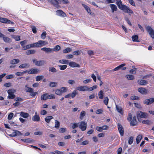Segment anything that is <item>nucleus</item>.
<instances>
[{
  "label": "nucleus",
  "instance_id": "59",
  "mask_svg": "<svg viewBox=\"0 0 154 154\" xmlns=\"http://www.w3.org/2000/svg\"><path fill=\"white\" fill-rule=\"evenodd\" d=\"M14 116V113L12 112H11L8 116V120H11L13 117Z\"/></svg>",
  "mask_w": 154,
  "mask_h": 154
},
{
  "label": "nucleus",
  "instance_id": "10",
  "mask_svg": "<svg viewBox=\"0 0 154 154\" xmlns=\"http://www.w3.org/2000/svg\"><path fill=\"white\" fill-rule=\"evenodd\" d=\"M8 98L9 99H13L15 97V95L14 94V92L12 89H9L8 91Z\"/></svg>",
  "mask_w": 154,
  "mask_h": 154
},
{
  "label": "nucleus",
  "instance_id": "58",
  "mask_svg": "<svg viewBox=\"0 0 154 154\" xmlns=\"http://www.w3.org/2000/svg\"><path fill=\"white\" fill-rule=\"evenodd\" d=\"M31 28L33 32L34 33H36L37 32L36 27L35 26H32Z\"/></svg>",
  "mask_w": 154,
  "mask_h": 154
},
{
  "label": "nucleus",
  "instance_id": "56",
  "mask_svg": "<svg viewBox=\"0 0 154 154\" xmlns=\"http://www.w3.org/2000/svg\"><path fill=\"white\" fill-rule=\"evenodd\" d=\"M5 78L7 79H11L14 78V76L13 74H11L6 76Z\"/></svg>",
  "mask_w": 154,
  "mask_h": 154
},
{
  "label": "nucleus",
  "instance_id": "29",
  "mask_svg": "<svg viewBox=\"0 0 154 154\" xmlns=\"http://www.w3.org/2000/svg\"><path fill=\"white\" fill-rule=\"evenodd\" d=\"M36 51L34 50H28L26 52V55H29L30 54H34L35 53Z\"/></svg>",
  "mask_w": 154,
  "mask_h": 154
},
{
  "label": "nucleus",
  "instance_id": "2",
  "mask_svg": "<svg viewBox=\"0 0 154 154\" xmlns=\"http://www.w3.org/2000/svg\"><path fill=\"white\" fill-rule=\"evenodd\" d=\"M96 88V86L94 85L91 87H89L86 86H79L76 88V89L77 90L81 91H90L93 90L94 89Z\"/></svg>",
  "mask_w": 154,
  "mask_h": 154
},
{
  "label": "nucleus",
  "instance_id": "23",
  "mask_svg": "<svg viewBox=\"0 0 154 154\" xmlns=\"http://www.w3.org/2000/svg\"><path fill=\"white\" fill-rule=\"evenodd\" d=\"M109 6L111 9L112 11V13H113L114 11H117V7L115 5L111 4H110Z\"/></svg>",
  "mask_w": 154,
  "mask_h": 154
},
{
  "label": "nucleus",
  "instance_id": "14",
  "mask_svg": "<svg viewBox=\"0 0 154 154\" xmlns=\"http://www.w3.org/2000/svg\"><path fill=\"white\" fill-rule=\"evenodd\" d=\"M154 102V98H151L149 99L145 100L144 101V103L146 105H150Z\"/></svg>",
  "mask_w": 154,
  "mask_h": 154
},
{
  "label": "nucleus",
  "instance_id": "11",
  "mask_svg": "<svg viewBox=\"0 0 154 154\" xmlns=\"http://www.w3.org/2000/svg\"><path fill=\"white\" fill-rule=\"evenodd\" d=\"M118 128L121 136H123L124 134V130L122 125L120 123L118 124Z\"/></svg>",
  "mask_w": 154,
  "mask_h": 154
},
{
  "label": "nucleus",
  "instance_id": "19",
  "mask_svg": "<svg viewBox=\"0 0 154 154\" xmlns=\"http://www.w3.org/2000/svg\"><path fill=\"white\" fill-rule=\"evenodd\" d=\"M38 70L37 69L35 68H32L30 70L27 71V72L29 74H36L37 73Z\"/></svg>",
  "mask_w": 154,
  "mask_h": 154
},
{
  "label": "nucleus",
  "instance_id": "36",
  "mask_svg": "<svg viewBox=\"0 0 154 154\" xmlns=\"http://www.w3.org/2000/svg\"><path fill=\"white\" fill-rule=\"evenodd\" d=\"M18 59H14L12 60L11 62V63L12 64H15L18 63L19 62Z\"/></svg>",
  "mask_w": 154,
  "mask_h": 154
},
{
  "label": "nucleus",
  "instance_id": "21",
  "mask_svg": "<svg viewBox=\"0 0 154 154\" xmlns=\"http://www.w3.org/2000/svg\"><path fill=\"white\" fill-rule=\"evenodd\" d=\"M137 122L136 120V117L135 116L133 117L132 120L131 122L130 125L131 126H133L136 125Z\"/></svg>",
  "mask_w": 154,
  "mask_h": 154
},
{
  "label": "nucleus",
  "instance_id": "41",
  "mask_svg": "<svg viewBox=\"0 0 154 154\" xmlns=\"http://www.w3.org/2000/svg\"><path fill=\"white\" fill-rule=\"evenodd\" d=\"M98 97L100 99H102L103 97V91L101 90L98 93Z\"/></svg>",
  "mask_w": 154,
  "mask_h": 154
},
{
  "label": "nucleus",
  "instance_id": "15",
  "mask_svg": "<svg viewBox=\"0 0 154 154\" xmlns=\"http://www.w3.org/2000/svg\"><path fill=\"white\" fill-rule=\"evenodd\" d=\"M126 64L125 63H123L117 67L115 68L113 70L114 71H116L119 70L120 69H121L122 70H124L126 69V68L125 67H124L125 66Z\"/></svg>",
  "mask_w": 154,
  "mask_h": 154
},
{
  "label": "nucleus",
  "instance_id": "5",
  "mask_svg": "<svg viewBox=\"0 0 154 154\" xmlns=\"http://www.w3.org/2000/svg\"><path fill=\"white\" fill-rule=\"evenodd\" d=\"M61 2L60 0H51L50 3L57 8H59L61 7L59 5L61 4Z\"/></svg>",
  "mask_w": 154,
  "mask_h": 154
},
{
  "label": "nucleus",
  "instance_id": "1",
  "mask_svg": "<svg viewBox=\"0 0 154 154\" xmlns=\"http://www.w3.org/2000/svg\"><path fill=\"white\" fill-rule=\"evenodd\" d=\"M116 4L118 8L121 10L123 11L125 13L133 14L134 13L132 10L126 5L122 4L121 0H116Z\"/></svg>",
  "mask_w": 154,
  "mask_h": 154
},
{
  "label": "nucleus",
  "instance_id": "22",
  "mask_svg": "<svg viewBox=\"0 0 154 154\" xmlns=\"http://www.w3.org/2000/svg\"><path fill=\"white\" fill-rule=\"evenodd\" d=\"M53 119V117L52 116H47L45 119V122L47 123H49L51 120Z\"/></svg>",
  "mask_w": 154,
  "mask_h": 154
},
{
  "label": "nucleus",
  "instance_id": "51",
  "mask_svg": "<svg viewBox=\"0 0 154 154\" xmlns=\"http://www.w3.org/2000/svg\"><path fill=\"white\" fill-rule=\"evenodd\" d=\"M77 94L76 90H74L71 94V96L72 98L74 97Z\"/></svg>",
  "mask_w": 154,
  "mask_h": 154
},
{
  "label": "nucleus",
  "instance_id": "54",
  "mask_svg": "<svg viewBox=\"0 0 154 154\" xmlns=\"http://www.w3.org/2000/svg\"><path fill=\"white\" fill-rule=\"evenodd\" d=\"M142 123L144 124L150 125L151 124V122L149 120H143L142 121Z\"/></svg>",
  "mask_w": 154,
  "mask_h": 154
},
{
  "label": "nucleus",
  "instance_id": "47",
  "mask_svg": "<svg viewBox=\"0 0 154 154\" xmlns=\"http://www.w3.org/2000/svg\"><path fill=\"white\" fill-rule=\"evenodd\" d=\"M3 37V40L4 41V42H10V39L6 36H4V35L2 36Z\"/></svg>",
  "mask_w": 154,
  "mask_h": 154
},
{
  "label": "nucleus",
  "instance_id": "20",
  "mask_svg": "<svg viewBox=\"0 0 154 154\" xmlns=\"http://www.w3.org/2000/svg\"><path fill=\"white\" fill-rule=\"evenodd\" d=\"M41 50L47 53H49L53 52L52 49L50 48L44 47L42 48Z\"/></svg>",
  "mask_w": 154,
  "mask_h": 154
},
{
  "label": "nucleus",
  "instance_id": "55",
  "mask_svg": "<svg viewBox=\"0 0 154 154\" xmlns=\"http://www.w3.org/2000/svg\"><path fill=\"white\" fill-rule=\"evenodd\" d=\"M133 141V137L132 136H131L129 137L128 140V143L129 144H131L132 143Z\"/></svg>",
  "mask_w": 154,
  "mask_h": 154
},
{
  "label": "nucleus",
  "instance_id": "24",
  "mask_svg": "<svg viewBox=\"0 0 154 154\" xmlns=\"http://www.w3.org/2000/svg\"><path fill=\"white\" fill-rule=\"evenodd\" d=\"M35 48L34 43L28 45L26 46L23 47V50H26L30 48Z\"/></svg>",
  "mask_w": 154,
  "mask_h": 154
},
{
  "label": "nucleus",
  "instance_id": "30",
  "mask_svg": "<svg viewBox=\"0 0 154 154\" xmlns=\"http://www.w3.org/2000/svg\"><path fill=\"white\" fill-rule=\"evenodd\" d=\"M125 77L128 79L131 80H133L134 79V76L132 75H127Z\"/></svg>",
  "mask_w": 154,
  "mask_h": 154
},
{
  "label": "nucleus",
  "instance_id": "9",
  "mask_svg": "<svg viewBox=\"0 0 154 154\" xmlns=\"http://www.w3.org/2000/svg\"><path fill=\"white\" fill-rule=\"evenodd\" d=\"M0 22L7 24H12L14 23L13 22L11 21L7 18H2L0 16Z\"/></svg>",
  "mask_w": 154,
  "mask_h": 154
},
{
  "label": "nucleus",
  "instance_id": "16",
  "mask_svg": "<svg viewBox=\"0 0 154 154\" xmlns=\"http://www.w3.org/2000/svg\"><path fill=\"white\" fill-rule=\"evenodd\" d=\"M69 65L72 68L74 67H80V65L75 62H69Z\"/></svg>",
  "mask_w": 154,
  "mask_h": 154
},
{
  "label": "nucleus",
  "instance_id": "8",
  "mask_svg": "<svg viewBox=\"0 0 154 154\" xmlns=\"http://www.w3.org/2000/svg\"><path fill=\"white\" fill-rule=\"evenodd\" d=\"M79 126L81 130L83 131L85 130L87 128V124L84 121H82L79 123Z\"/></svg>",
  "mask_w": 154,
  "mask_h": 154
},
{
  "label": "nucleus",
  "instance_id": "62",
  "mask_svg": "<svg viewBox=\"0 0 154 154\" xmlns=\"http://www.w3.org/2000/svg\"><path fill=\"white\" fill-rule=\"evenodd\" d=\"M27 88L26 90V92H27L31 93L32 92H33V89L31 88L27 87Z\"/></svg>",
  "mask_w": 154,
  "mask_h": 154
},
{
  "label": "nucleus",
  "instance_id": "40",
  "mask_svg": "<svg viewBox=\"0 0 154 154\" xmlns=\"http://www.w3.org/2000/svg\"><path fill=\"white\" fill-rule=\"evenodd\" d=\"M57 82H50L49 85L51 87H54L57 86Z\"/></svg>",
  "mask_w": 154,
  "mask_h": 154
},
{
  "label": "nucleus",
  "instance_id": "44",
  "mask_svg": "<svg viewBox=\"0 0 154 154\" xmlns=\"http://www.w3.org/2000/svg\"><path fill=\"white\" fill-rule=\"evenodd\" d=\"M71 51V49L70 48H67L63 51V52L66 54L70 52Z\"/></svg>",
  "mask_w": 154,
  "mask_h": 154
},
{
  "label": "nucleus",
  "instance_id": "46",
  "mask_svg": "<svg viewBox=\"0 0 154 154\" xmlns=\"http://www.w3.org/2000/svg\"><path fill=\"white\" fill-rule=\"evenodd\" d=\"M85 115V112L84 111H82L80 113V118L82 120L83 119V117Z\"/></svg>",
  "mask_w": 154,
  "mask_h": 154
},
{
  "label": "nucleus",
  "instance_id": "28",
  "mask_svg": "<svg viewBox=\"0 0 154 154\" xmlns=\"http://www.w3.org/2000/svg\"><path fill=\"white\" fill-rule=\"evenodd\" d=\"M116 109L117 111L121 114L123 115V112L121 107L116 105Z\"/></svg>",
  "mask_w": 154,
  "mask_h": 154
},
{
  "label": "nucleus",
  "instance_id": "45",
  "mask_svg": "<svg viewBox=\"0 0 154 154\" xmlns=\"http://www.w3.org/2000/svg\"><path fill=\"white\" fill-rule=\"evenodd\" d=\"M79 123H75L72 124L71 126V127L73 129H74L76 128H77V127H78V126H79Z\"/></svg>",
  "mask_w": 154,
  "mask_h": 154
},
{
  "label": "nucleus",
  "instance_id": "4",
  "mask_svg": "<svg viewBox=\"0 0 154 154\" xmlns=\"http://www.w3.org/2000/svg\"><path fill=\"white\" fill-rule=\"evenodd\" d=\"M136 114L138 119L139 118H147L149 116V114L148 113L143 112L140 111L137 112Z\"/></svg>",
  "mask_w": 154,
  "mask_h": 154
},
{
  "label": "nucleus",
  "instance_id": "31",
  "mask_svg": "<svg viewBox=\"0 0 154 154\" xmlns=\"http://www.w3.org/2000/svg\"><path fill=\"white\" fill-rule=\"evenodd\" d=\"M47 99H48V94L47 93L44 94L41 96L42 100H46Z\"/></svg>",
  "mask_w": 154,
  "mask_h": 154
},
{
  "label": "nucleus",
  "instance_id": "13",
  "mask_svg": "<svg viewBox=\"0 0 154 154\" xmlns=\"http://www.w3.org/2000/svg\"><path fill=\"white\" fill-rule=\"evenodd\" d=\"M32 120L36 122H38L40 121V118L39 115L37 114V112H35V115L32 116Z\"/></svg>",
  "mask_w": 154,
  "mask_h": 154
},
{
  "label": "nucleus",
  "instance_id": "53",
  "mask_svg": "<svg viewBox=\"0 0 154 154\" xmlns=\"http://www.w3.org/2000/svg\"><path fill=\"white\" fill-rule=\"evenodd\" d=\"M13 38L16 41H20V36L19 35H14L13 36Z\"/></svg>",
  "mask_w": 154,
  "mask_h": 154
},
{
  "label": "nucleus",
  "instance_id": "43",
  "mask_svg": "<svg viewBox=\"0 0 154 154\" xmlns=\"http://www.w3.org/2000/svg\"><path fill=\"white\" fill-rule=\"evenodd\" d=\"M55 94L59 96L61 95L62 94V93L60 89H57L55 90Z\"/></svg>",
  "mask_w": 154,
  "mask_h": 154
},
{
  "label": "nucleus",
  "instance_id": "61",
  "mask_svg": "<svg viewBox=\"0 0 154 154\" xmlns=\"http://www.w3.org/2000/svg\"><path fill=\"white\" fill-rule=\"evenodd\" d=\"M26 42L27 41L26 40H24L20 42V44L22 47L23 48V47L25 46L24 45L26 43Z\"/></svg>",
  "mask_w": 154,
  "mask_h": 154
},
{
  "label": "nucleus",
  "instance_id": "12",
  "mask_svg": "<svg viewBox=\"0 0 154 154\" xmlns=\"http://www.w3.org/2000/svg\"><path fill=\"white\" fill-rule=\"evenodd\" d=\"M57 15L62 17H65L66 16V13L62 10H58L56 11Z\"/></svg>",
  "mask_w": 154,
  "mask_h": 154
},
{
  "label": "nucleus",
  "instance_id": "48",
  "mask_svg": "<svg viewBox=\"0 0 154 154\" xmlns=\"http://www.w3.org/2000/svg\"><path fill=\"white\" fill-rule=\"evenodd\" d=\"M61 93H64L66 92L68 90V88L66 87H62L60 89Z\"/></svg>",
  "mask_w": 154,
  "mask_h": 154
},
{
  "label": "nucleus",
  "instance_id": "38",
  "mask_svg": "<svg viewBox=\"0 0 154 154\" xmlns=\"http://www.w3.org/2000/svg\"><path fill=\"white\" fill-rule=\"evenodd\" d=\"M27 71H24L23 72H17L15 73L16 75L18 76H20L22 75L23 74L26 73L27 72Z\"/></svg>",
  "mask_w": 154,
  "mask_h": 154
},
{
  "label": "nucleus",
  "instance_id": "60",
  "mask_svg": "<svg viewBox=\"0 0 154 154\" xmlns=\"http://www.w3.org/2000/svg\"><path fill=\"white\" fill-rule=\"evenodd\" d=\"M72 54L75 55H78L80 54V52L79 50H78L76 51H73Z\"/></svg>",
  "mask_w": 154,
  "mask_h": 154
},
{
  "label": "nucleus",
  "instance_id": "7",
  "mask_svg": "<svg viewBox=\"0 0 154 154\" xmlns=\"http://www.w3.org/2000/svg\"><path fill=\"white\" fill-rule=\"evenodd\" d=\"M32 61L35 63V65L38 66H43L45 63V61L44 60L37 61L36 59H34L32 60Z\"/></svg>",
  "mask_w": 154,
  "mask_h": 154
},
{
  "label": "nucleus",
  "instance_id": "32",
  "mask_svg": "<svg viewBox=\"0 0 154 154\" xmlns=\"http://www.w3.org/2000/svg\"><path fill=\"white\" fill-rule=\"evenodd\" d=\"M20 134V132L18 131H15L13 132L11 136L13 137H15Z\"/></svg>",
  "mask_w": 154,
  "mask_h": 154
},
{
  "label": "nucleus",
  "instance_id": "34",
  "mask_svg": "<svg viewBox=\"0 0 154 154\" xmlns=\"http://www.w3.org/2000/svg\"><path fill=\"white\" fill-rule=\"evenodd\" d=\"M61 49L60 46L59 45H57L52 49L53 51H58Z\"/></svg>",
  "mask_w": 154,
  "mask_h": 154
},
{
  "label": "nucleus",
  "instance_id": "37",
  "mask_svg": "<svg viewBox=\"0 0 154 154\" xmlns=\"http://www.w3.org/2000/svg\"><path fill=\"white\" fill-rule=\"evenodd\" d=\"M59 62L62 64H68L69 61L66 60H59Z\"/></svg>",
  "mask_w": 154,
  "mask_h": 154
},
{
  "label": "nucleus",
  "instance_id": "64",
  "mask_svg": "<svg viewBox=\"0 0 154 154\" xmlns=\"http://www.w3.org/2000/svg\"><path fill=\"white\" fill-rule=\"evenodd\" d=\"M132 119V115L131 113L128 114V116L127 118V119L129 121H130Z\"/></svg>",
  "mask_w": 154,
  "mask_h": 154
},
{
  "label": "nucleus",
  "instance_id": "35",
  "mask_svg": "<svg viewBox=\"0 0 154 154\" xmlns=\"http://www.w3.org/2000/svg\"><path fill=\"white\" fill-rule=\"evenodd\" d=\"M29 64L24 63L22 64L19 66V67L20 68H23L27 67H29Z\"/></svg>",
  "mask_w": 154,
  "mask_h": 154
},
{
  "label": "nucleus",
  "instance_id": "39",
  "mask_svg": "<svg viewBox=\"0 0 154 154\" xmlns=\"http://www.w3.org/2000/svg\"><path fill=\"white\" fill-rule=\"evenodd\" d=\"M49 71L53 72H56L57 71L56 69L53 67H50L49 68Z\"/></svg>",
  "mask_w": 154,
  "mask_h": 154
},
{
  "label": "nucleus",
  "instance_id": "6",
  "mask_svg": "<svg viewBox=\"0 0 154 154\" xmlns=\"http://www.w3.org/2000/svg\"><path fill=\"white\" fill-rule=\"evenodd\" d=\"M145 28L147 32H149L151 37L154 39V30L149 26H146Z\"/></svg>",
  "mask_w": 154,
  "mask_h": 154
},
{
  "label": "nucleus",
  "instance_id": "57",
  "mask_svg": "<svg viewBox=\"0 0 154 154\" xmlns=\"http://www.w3.org/2000/svg\"><path fill=\"white\" fill-rule=\"evenodd\" d=\"M46 33L45 32H42L41 36V38L43 39H45L46 37Z\"/></svg>",
  "mask_w": 154,
  "mask_h": 154
},
{
  "label": "nucleus",
  "instance_id": "3",
  "mask_svg": "<svg viewBox=\"0 0 154 154\" xmlns=\"http://www.w3.org/2000/svg\"><path fill=\"white\" fill-rule=\"evenodd\" d=\"M48 44L47 41L39 40L37 42L34 43L35 48L40 47L45 45Z\"/></svg>",
  "mask_w": 154,
  "mask_h": 154
},
{
  "label": "nucleus",
  "instance_id": "52",
  "mask_svg": "<svg viewBox=\"0 0 154 154\" xmlns=\"http://www.w3.org/2000/svg\"><path fill=\"white\" fill-rule=\"evenodd\" d=\"M136 68H134L133 69L130 70L129 72L130 73L133 74H135L136 73Z\"/></svg>",
  "mask_w": 154,
  "mask_h": 154
},
{
  "label": "nucleus",
  "instance_id": "18",
  "mask_svg": "<svg viewBox=\"0 0 154 154\" xmlns=\"http://www.w3.org/2000/svg\"><path fill=\"white\" fill-rule=\"evenodd\" d=\"M139 92L143 94H146L148 93L147 90L143 88H140L138 89Z\"/></svg>",
  "mask_w": 154,
  "mask_h": 154
},
{
  "label": "nucleus",
  "instance_id": "17",
  "mask_svg": "<svg viewBox=\"0 0 154 154\" xmlns=\"http://www.w3.org/2000/svg\"><path fill=\"white\" fill-rule=\"evenodd\" d=\"M82 6L83 7L85 8L86 10L87 11V12L91 15H92L93 14V13H92L90 9L89 8V7L86 5H85L84 4H82Z\"/></svg>",
  "mask_w": 154,
  "mask_h": 154
},
{
  "label": "nucleus",
  "instance_id": "42",
  "mask_svg": "<svg viewBox=\"0 0 154 154\" xmlns=\"http://www.w3.org/2000/svg\"><path fill=\"white\" fill-rule=\"evenodd\" d=\"M60 126V122L57 120L55 121V127L56 128H59Z\"/></svg>",
  "mask_w": 154,
  "mask_h": 154
},
{
  "label": "nucleus",
  "instance_id": "33",
  "mask_svg": "<svg viewBox=\"0 0 154 154\" xmlns=\"http://www.w3.org/2000/svg\"><path fill=\"white\" fill-rule=\"evenodd\" d=\"M132 40L134 42H138V37L137 35L133 36L132 37Z\"/></svg>",
  "mask_w": 154,
  "mask_h": 154
},
{
  "label": "nucleus",
  "instance_id": "27",
  "mask_svg": "<svg viewBox=\"0 0 154 154\" xmlns=\"http://www.w3.org/2000/svg\"><path fill=\"white\" fill-rule=\"evenodd\" d=\"M142 135H138L136 139V143L137 144H138L140 141L141 140L142 138Z\"/></svg>",
  "mask_w": 154,
  "mask_h": 154
},
{
  "label": "nucleus",
  "instance_id": "63",
  "mask_svg": "<svg viewBox=\"0 0 154 154\" xmlns=\"http://www.w3.org/2000/svg\"><path fill=\"white\" fill-rule=\"evenodd\" d=\"M55 97L54 94H51L49 95H48V99H55Z\"/></svg>",
  "mask_w": 154,
  "mask_h": 154
},
{
  "label": "nucleus",
  "instance_id": "26",
  "mask_svg": "<svg viewBox=\"0 0 154 154\" xmlns=\"http://www.w3.org/2000/svg\"><path fill=\"white\" fill-rule=\"evenodd\" d=\"M20 115L21 117L24 118H27L29 117V115L27 113L21 112L20 113Z\"/></svg>",
  "mask_w": 154,
  "mask_h": 154
},
{
  "label": "nucleus",
  "instance_id": "49",
  "mask_svg": "<svg viewBox=\"0 0 154 154\" xmlns=\"http://www.w3.org/2000/svg\"><path fill=\"white\" fill-rule=\"evenodd\" d=\"M58 66L60 68V69L62 70L65 69L67 67V66L66 65H59Z\"/></svg>",
  "mask_w": 154,
  "mask_h": 154
},
{
  "label": "nucleus",
  "instance_id": "50",
  "mask_svg": "<svg viewBox=\"0 0 154 154\" xmlns=\"http://www.w3.org/2000/svg\"><path fill=\"white\" fill-rule=\"evenodd\" d=\"M43 76V75H38L36 77V81H39L42 79Z\"/></svg>",
  "mask_w": 154,
  "mask_h": 154
},
{
  "label": "nucleus",
  "instance_id": "25",
  "mask_svg": "<svg viewBox=\"0 0 154 154\" xmlns=\"http://www.w3.org/2000/svg\"><path fill=\"white\" fill-rule=\"evenodd\" d=\"M137 83L141 85H145L147 83V82L146 80L142 79L138 80Z\"/></svg>",
  "mask_w": 154,
  "mask_h": 154
}]
</instances>
